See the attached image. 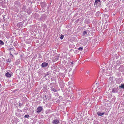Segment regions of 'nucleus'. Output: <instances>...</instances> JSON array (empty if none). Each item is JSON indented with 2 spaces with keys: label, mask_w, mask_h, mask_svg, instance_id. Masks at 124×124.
Returning <instances> with one entry per match:
<instances>
[{
  "label": "nucleus",
  "mask_w": 124,
  "mask_h": 124,
  "mask_svg": "<svg viewBox=\"0 0 124 124\" xmlns=\"http://www.w3.org/2000/svg\"><path fill=\"white\" fill-rule=\"evenodd\" d=\"M61 36L60 37V39H62L63 38V37H64V35H63L62 34H61Z\"/></svg>",
  "instance_id": "9b49d317"
},
{
  "label": "nucleus",
  "mask_w": 124,
  "mask_h": 124,
  "mask_svg": "<svg viewBox=\"0 0 124 124\" xmlns=\"http://www.w3.org/2000/svg\"><path fill=\"white\" fill-rule=\"evenodd\" d=\"M71 64H73V62H71Z\"/></svg>",
  "instance_id": "6ab92c4d"
},
{
  "label": "nucleus",
  "mask_w": 124,
  "mask_h": 124,
  "mask_svg": "<svg viewBox=\"0 0 124 124\" xmlns=\"http://www.w3.org/2000/svg\"><path fill=\"white\" fill-rule=\"evenodd\" d=\"M51 90L52 91H53L54 92H55L56 91L53 86L51 87Z\"/></svg>",
  "instance_id": "1a4fd4ad"
},
{
  "label": "nucleus",
  "mask_w": 124,
  "mask_h": 124,
  "mask_svg": "<svg viewBox=\"0 0 124 124\" xmlns=\"http://www.w3.org/2000/svg\"><path fill=\"white\" fill-rule=\"evenodd\" d=\"M101 86H99L97 87V88H96L95 89L96 90H95V91H97L98 93H100L101 91Z\"/></svg>",
  "instance_id": "7ed1b4c3"
},
{
  "label": "nucleus",
  "mask_w": 124,
  "mask_h": 124,
  "mask_svg": "<svg viewBox=\"0 0 124 124\" xmlns=\"http://www.w3.org/2000/svg\"><path fill=\"white\" fill-rule=\"evenodd\" d=\"M42 109L43 108L40 106L37 108L36 111L37 113H39L41 111Z\"/></svg>",
  "instance_id": "20e7f679"
},
{
  "label": "nucleus",
  "mask_w": 124,
  "mask_h": 124,
  "mask_svg": "<svg viewBox=\"0 0 124 124\" xmlns=\"http://www.w3.org/2000/svg\"><path fill=\"white\" fill-rule=\"evenodd\" d=\"M101 4L100 0H95L94 2V6L95 7H97Z\"/></svg>",
  "instance_id": "f257e3e1"
},
{
  "label": "nucleus",
  "mask_w": 124,
  "mask_h": 124,
  "mask_svg": "<svg viewBox=\"0 0 124 124\" xmlns=\"http://www.w3.org/2000/svg\"><path fill=\"white\" fill-rule=\"evenodd\" d=\"M5 76L8 77H11V74L9 73V72H7L5 74Z\"/></svg>",
  "instance_id": "0eeeda50"
},
{
  "label": "nucleus",
  "mask_w": 124,
  "mask_h": 124,
  "mask_svg": "<svg viewBox=\"0 0 124 124\" xmlns=\"http://www.w3.org/2000/svg\"><path fill=\"white\" fill-rule=\"evenodd\" d=\"M12 57H13V55H12Z\"/></svg>",
  "instance_id": "4be33fe9"
},
{
  "label": "nucleus",
  "mask_w": 124,
  "mask_h": 124,
  "mask_svg": "<svg viewBox=\"0 0 124 124\" xmlns=\"http://www.w3.org/2000/svg\"><path fill=\"white\" fill-rule=\"evenodd\" d=\"M59 120L56 119H54L52 122L53 124H57L59 123Z\"/></svg>",
  "instance_id": "39448f33"
},
{
  "label": "nucleus",
  "mask_w": 124,
  "mask_h": 124,
  "mask_svg": "<svg viewBox=\"0 0 124 124\" xmlns=\"http://www.w3.org/2000/svg\"><path fill=\"white\" fill-rule=\"evenodd\" d=\"M78 20H78H79V19H78V20Z\"/></svg>",
  "instance_id": "412c9836"
},
{
  "label": "nucleus",
  "mask_w": 124,
  "mask_h": 124,
  "mask_svg": "<svg viewBox=\"0 0 124 124\" xmlns=\"http://www.w3.org/2000/svg\"><path fill=\"white\" fill-rule=\"evenodd\" d=\"M7 61L8 62H11V60L9 59H8L7 60Z\"/></svg>",
  "instance_id": "dca6fc26"
},
{
  "label": "nucleus",
  "mask_w": 124,
  "mask_h": 124,
  "mask_svg": "<svg viewBox=\"0 0 124 124\" xmlns=\"http://www.w3.org/2000/svg\"><path fill=\"white\" fill-rule=\"evenodd\" d=\"M89 73V72L88 71H86V73H87V74H88Z\"/></svg>",
  "instance_id": "a211bd4d"
},
{
  "label": "nucleus",
  "mask_w": 124,
  "mask_h": 124,
  "mask_svg": "<svg viewBox=\"0 0 124 124\" xmlns=\"http://www.w3.org/2000/svg\"><path fill=\"white\" fill-rule=\"evenodd\" d=\"M105 113H101L100 112H98L97 113V115L99 116H101L103 115Z\"/></svg>",
  "instance_id": "6e6552de"
},
{
  "label": "nucleus",
  "mask_w": 124,
  "mask_h": 124,
  "mask_svg": "<svg viewBox=\"0 0 124 124\" xmlns=\"http://www.w3.org/2000/svg\"><path fill=\"white\" fill-rule=\"evenodd\" d=\"M119 87L120 88H123V89H124V85L121 84V85L119 86Z\"/></svg>",
  "instance_id": "9d476101"
},
{
  "label": "nucleus",
  "mask_w": 124,
  "mask_h": 124,
  "mask_svg": "<svg viewBox=\"0 0 124 124\" xmlns=\"http://www.w3.org/2000/svg\"><path fill=\"white\" fill-rule=\"evenodd\" d=\"M48 65V63L46 62H43L42 63L41 66L43 67H46Z\"/></svg>",
  "instance_id": "423d86ee"
},
{
  "label": "nucleus",
  "mask_w": 124,
  "mask_h": 124,
  "mask_svg": "<svg viewBox=\"0 0 124 124\" xmlns=\"http://www.w3.org/2000/svg\"><path fill=\"white\" fill-rule=\"evenodd\" d=\"M97 85H98V84H96V86H97Z\"/></svg>",
  "instance_id": "aec40b11"
},
{
  "label": "nucleus",
  "mask_w": 124,
  "mask_h": 124,
  "mask_svg": "<svg viewBox=\"0 0 124 124\" xmlns=\"http://www.w3.org/2000/svg\"><path fill=\"white\" fill-rule=\"evenodd\" d=\"M121 124H124V120H123L122 121Z\"/></svg>",
  "instance_id": "f3484780"
},
{
  "label": "nucleus",
  "mask_w": 124,
  "mask_h": 124,
  "mask_svg": "<svg viewBox=\"0 0 124 124\" xmlns=\"http://www.w3.org/2000/svg\"><path fill=\"white\" fill-rule=\"evenodd\" d=\"M83 47H79L78 48V50H82L83 49Z\"/></svg>",
  "instance_id": "4468645a"
},
{
  "label": "nucleus",
  "mask_w": 124,
  "mask_h": 124,
  "mask_svg": "<svg viewBox=\"0 0 124 124\" xmlns=\"http://www.w3.org/2000/svg\"><path fill=\"white\" fill-rule=\"evenodd\" d=\"M83 34L84 35L86 34H87V32L86 31H85L83 32Z\"/></svg>",
  "instance_id": "2eb2a0df"
},
{
  "label": "nucleus",
  "mask_w": 124,
  "mask_h": 124,
  "mask_svg": "<svg viewBox=\"0 0 124 124\" xmlns=\"http://www.w3.org/2000/svg\"><path fill=\"white\" fill-rule=\"evenodd\" d=\"M118 87L117 86L116 87L113 88L112 92L114 93H117L118 92Z\"/></svg>",
  "instance_id": "f03ea898"
},
{
  "label": "nucleus",
  "mask_w": 124,
  "mask_h": 124,
  "mask_svg": "<svg viewBox=\"0 0 124 124\" xmlns=\"http://www.w3.org/2000/svg\"><path fill=\"white\" fill-rule=\"evenodd\" d=\"M0 44L1 45H3L4 43L2 40H0Z\"/></svg>",
  "instance_id": "f8f14e48"
},
{
  "label": "nucleus",
  "mask_w": 124,
  "mask_h": 124,
  "mask_svg": "<svg viewBox=\"0 0 124 124\" xmlns=\"http://www.w3.org/2000/svg\"><path fill=\"white\" fill-rule=\"evenodd\" d=\"M29 117V115H26L24 116V117L25 118H28Z\"/></svg>",
  "instance_id": "ddd939ff"
}]
</instances>
